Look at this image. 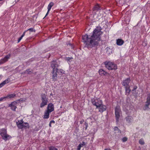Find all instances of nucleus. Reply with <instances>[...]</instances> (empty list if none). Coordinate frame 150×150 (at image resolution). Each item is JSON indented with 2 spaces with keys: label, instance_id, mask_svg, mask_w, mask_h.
Returning a JSON list of instances; mask_svg holds the SVG:
<instances>
[{
  "label": "nucleus",
  "instance_id": "obj_1",
  "mask_svg": "<svg viewBox=\"0 0 150 150\" xmlns=\"http://www.w3.org/2000/svg\"><path fill=\"white\" fill-rule=\"evenodd\" d=\"M100 26L96 27L92 32V35H88L86 34L82 36L83 42L87 46H98L101 40V35L103 32Z\"/></svg>",
  "mask_w": 150,
  "mask_h": 150
},
{
  "label": "nucleus",
  "instance_id": "obj_2",
  "mask_svg": "<svg viewBox=\"0 0 150 150\" xmlns=\"http://www.w3.org/2000/svg\"><path fill=\"white\" fill-rule=\"evenodd\" d=\"M105 67L109 70H116L117 69V65L113 62L105 61L103 62Z\"/></svg>",
  "mask_w": 150,
  "mask_h": 150
},
{
  "label": "nucleus",
  "instance_id": "obj_3",
  "mask_svg": "<svg viewBox=\"0 0 150 150\" xmlns=\"http://www.w3.org/2000/svg\"><path fill=\"white\" fill-rule=\"evenodd\" d=\"M0 135H1L2 139L5 141L11 139L12 137L7 134L6 129L4 128L0 130Z\"/></svg>",
  "mask_w": 150,
  "mask_h": 150
},
{
  "label": "nucleus",
  "instance_id": "obj_4",
  "mask_svg": "<svg viewBox=\"0 0 150 150\" xmlns=\"http://www.w3.org/2000/svg\"><path fill=\"white\" fill-rule=\"evenodd\" d=\"M121 112V110L119 105H117L115 108V115L116 122L118 123L120 117V114Z\"/></svg>",
  "mask_w": 150,
  "mask_h": 150
},
{
  "label": "nucleus",
  "instance_id": "obj_5",
  "mask_svg": "<svg viewBox=\"0 0 150 150\" xmlns=\"http://www.w3.org/2000/svg\"><path fill=\"white\" fill-rule=\"evenodd\" d=\"M40 96L42 102L40 104V107L42 108L47 104L48 99L46 97V95L45 93H42Z\"/></svg>",
  "mask_w": 150,
  "mask_h": 150
},
{
  "label": "nucleus",
  "instance_id": "obj_6",
  "mask_svg": "<svg viewBox=\"0 0 150 150\" xmlns=\"http://www.w3.org/2000/svg\"><path fill=\"white\" fill-rule=\"evenodd\" d=\"M131 81V79L130 77L125 79V80H123L121 83L122 86L124 87L129 86V83Z\"/></svg>",
  "mask_w": 150,
  "mask_h": 150
},
{
  "label": "nucleus",
  "instance_id": "obj_7",
  "mask_svg": "<svg viewBox=\"0 0 150 150\" xmlns=\"http://www.w3.org/2000/svg\"><path fill=\"white\" fill-rule=\"evenodd\" d=\"M146 100L144 109V110H146L149 108V105H150V93L148 94Z\"/></svg>",
  "mask_w": 150,
  "mask_h": 150
},
{
  "label": "nucleus",
  "instance_id": "obj_8",
  "mask_svg": "<svg viewBox=\"0 0 150 150\" xmlns=\"http://www.w3.org/2000/svg\"><path fill=\"white\" fill-rule=\"evenodd\" d=\"M58 69L56 68L55 69V72L54 70H52V81H57V73H58Z\"/></svg>",
  "mask_w": 150,
  "mask_h": 150
},
{
  "label": "nucleus",
  "instance_id": "obj_9",
  "mask_svg": "<svg viewBox=\"0 0 150 150\" xmlns=\"http://www.w3.org/2000/svg\"><path fill=\"white\" fill-rule=\"evenodd\" d=\"M98 72L99 75L101 76H106L108 77L110 76V74L102 69H99Z\"/></svg>",
  "mask_w": 150,
  "mask_h": 150
},
{
  "label": "nucleus",
  "instance_id": "obj_10",
  "mask_svg": "<svg viewBox=\"0 0 150 150\" xmlns=\"http://www.w3.org/2000/svg\"><path fill=\"white\" fill-rule=\"evenodd\" d=\"M11 54L9 53L6 55L5 57L0 60V64H1L8 61L11 57Z\"/></svg>",
  "mask_w": 150,
  "mask_h": 150
},
{
  "label": "nucleus",
  "instance_id": "obj_11",
  "mask_svg": "<svg viewBox=\"0 0 150 150\" xmlns=\"http://www.w3.org/2000/svg\"><path fill=\"white\" fill-rule=\"evenodd\" d=\"M100 101L101 102V105H100L98 109H99V112L101 113H102L103 112L106 110L107 107L105 105H103L102 104V102L101 100H100Z\"/></svg>",
  "mask_w": 150,
  "mask_h": 150
},
{
  "label": "nucleus",
  "instance_id": "obj_12",
  "mask_svg": "<svg viewBox=\"0 0 150 150\" xmlns=\"http://www.w3.org/2000/svg\"><path fill=\"white\" fill-rule=\"evenodd\" d=\"M59 66V65L57 64V62L56 60H53L51 64V67L53 69L52 70H54V71H55L56 69Z\"/></svg>",
  "mask_w": 150,
  "mask_h": 150
},
{
  "label": "nucleus",
  "instance_id": "obj_13",
  "mask_svg": "<svg viewBox=\"0 0 150 150\" xmlns=\"http://www.w3.org/2000/svg\"><path fill=\"white\" fill-rule=\"evenodd\" d=\"M20 124V126L18 127L19 129H22L24 128L25 129H29L30 127L29 124L27 122H24V124L21 125V123Z\"/></svg>",
  "mask_w": 150,
  "mask_h": 150
},
{
  "label": "nucleus",
  "instance_id": "obj_14",
  "mask_svg": "<svg viewBox=\"0 0 150 150\" xmlns=\"http://www.w3.org/2000/svg\"><path fill=\"white\" fill-rule=\"evenodd\" d=\"M47 110L51 112L54 110V105L52 103H49L47 107Z\"/></svg>",
  "mask_w": 150,
  "mask_h": 150
},
{
  "label": "nucleus",
  "instance_id": "obj_15",
  "mask_svg": "<svg viewBox=\"0 0 150 150\" xmlns=\"http://www.w3.org/2000/svg\"><path fill=\"white\" fill-rule=\"evenodd\" d=\"M54 5V4L53 2H51L50 3L48 6L47 8L48 9L47 12L46 13L45 17L43 18V19H44L48 14L50 11V10L52 7Z\"/></svg>",
  "mask_w": 150,
  "mask_h": 150
},
{
  "label": "nucleus",
  "instance_id": "obj_16",
  "mask_svg": "<svg viewBox=\"0 0 150 150\" xmlns=\"http://www.w3.org/2000/svg\"><path fill=\"white\" fill-rule=\"evenodd\" d=\"M125 89V95L127 96H128L131 90L130 88V86L124 87Z\"/></svg>",
  "mask_w": 150,
  "mask_h": 150
},
{
  "label": "nucleus",
  "instance_id": "obj_17",
  "mask_svg": "<svg viewBox=\"0 0 150 150\" xmlns=\"http://www.w3.org/2000/svg\"><path fill=\"white\" fill-rule=\"evenodd\" d=\"M133 118L132 116L130 115H128L125 117V119L127 122L129 124L131 123Z\"/></svg>",
  "mask_w": 150,
  "mask_h": 150
},
{
  "label": "nucleus",
  "instance_id": "obj_18",
  "mask_svg": "<svg viewBox=\"0 0 150 150\" xmlns=\"http://www.w3.org/2000/svg\"><path fill=\"white\" fill-rule=\"evenodd\" d=\"M24 47H19L16 49L14 50V52L15 54H17L20 52H23V50Z\"/></svg>",
  "mask_w": 150,
  "mask_h": 150
},
{
  "label": "nucleus",
  "instance_id": "obj_19",
  "mask_svg": "<svg viewBox=\"0 0 150 150\" xmlns=\"http://www.w3.org/2000/svg\"><path fill=\"white\" fill-rule=\"evenodd\" d=\"M8 107H11V109L13 111H15L16 109L17 108V107L16 105H14V104L12 102L11 104H9Z\"/></svg>",
  "mask_w": 150,
  "mask_h": 150
},
{
  "label": "nucleus",
  "instance_id": "obj_20",
  "mask_svg": "<svg viewBox=\"0 0 150 150\" xmlns=\"http://www.w3.org/2000/svg\"><path fill=\"white\" fill-rule=\"evenodd\" d=\"M51 112L50 111L46 110L45 112L43 118L44 119H48L49 117L50 113Z\"/></svg>",
  "mask_w": 150,
  "mask_h": 150
},
{
  "label": "nucleus",
  "instance_id": "obj_21",
  "mask_svg": "<svg viewBox=\"0 0 150 150\" xmlns=\"http://www.w3.org/2000/svg\"><path fill=\"white\" fill-rule=\"evenodd\" d=\"M124 43V41L121 39H118L117 40L116 44L119 46L122 45Z\"/></svg>",
  "mask_w": 150,
  "mask_h": 150
},
{
  "label": "nucleus",
  "instance_id": "obj_22",
  "mask_svg": "<svg viewBox=\"0 0 150 150\" xmlns=\"http://www.w3.org/2000/svg\"><path fill=\"white\" fill-rule=\"evenodd\" d=\"M137 88V86H134L133 87V89L132 90V91L133 92H134V91H135V92H136L135 90ZM132 94L133 96H134L135 98H136L137 97V93H134V92H133L132 93Z\"/></svg>",
  "mask_w": 150,
  "mask_h": 150
},
{
  "label": "nucleus",
  "instance_id": "obj_23",
  "mask_svg": "<svg viewBox=\"0 0 150 150\" xmlns=\"http://www.w3.org/2000/svg\"><path fill=\"white\" fill-rule=\"evenodd\" d=\"M115 138L117 140L119 139L121 137V133H114V134Z\"/></svg>",
  "mask_w": 150,
  "mask_h": 150
},
{
  "label": "nucleus",
  "instance_id": "obj_24",
  "mask_svg": "<svg viewBox=\"0 0 150 150\" xmlns=\"http://www.w3.org/2000/svg\"><path fill=\"white\" fill-rule=\"evenodd\" d=\"M16 96V95L15 94L13 93L12 94H9L6 96H5L6 99V98H11L15 97Z\"/></svg>",
  "mask_w": 150,
  "mask_h": 150
},
{
  "label": "nucleus",
  "instance_id": "obj_25",
  "mask_svg": "<svg viewBox=\"0 0 150 150\" xmlns=\"http://www.w3.org/2000/svg\"><path fill=\"white\" fill-rule=\"evenodd\" d=\"M112 49H110V47H106L105 50H106V52L108 54H110V53H112L113 51L112 50Z\"/></svg>",
  "mask_w": 150,
  "mask_h": 150
},
{
  "label": "nucleus",
  "instance_id": "obj_26",
  "mask_svg": "<svg viewBox=\"0 0 150 150\" xmlns=\"http://www.w3.org/2000/svg\"><path fill=\"white\" fill-rule=\"evenodd\" d=\"M24 122L23 120H21L20 121L18 120V122H16V124L17 125V127L20 126V124L21 123L22 125L24 124Z\"/></svg>",
  "mask_w": 150,
  "mask_h": 150
},
{
  "label": "nucleus",
  "instance_id": "obj_27",
  "mask_svg": "<svg viewBox=\"0 0 150 150\" xmlns=\"http://www.w3.org/2000/svg\"><path fill=\"white\" fill-rule=\"evenodd\" d=\"M114 130V131L116 132L117 131H118V132L119 133H121V131L120 130L118 127L117 126L115 127L113 129Z\"/></svg>",
  "mask_w": 150,
  "mask_h": 150
},
{
  "label": "nucleus",
  "instance_id": "obj_28",
  "mask_svg": "<svg viewBox=\"0 0 150 150\" xmlns=\"http://www.w3.org/2000/svg\"><path fill=\"white\" fill-rule=\"evenodd\" d=\"M100 6L98 4L96 5L93 8V10L98 11L100 9Z\"/></svg>",
  "mask_w": 150,
  "mask_h": 150
},
{
  "label": "nucleus",
  "instance_id": "obj_29",
  "mask_svg": "<svg viewBox=\"0 0 150 150\" xmlns=\"http://www.w3.org/2000/svg\"><path fill=\"white\" fill-rule=\"evenodd\" d=\"M30 69H28L25 71V72L26 73L27 72V74H31L32 73L33 71H30Z\"/></svg>",
  "mask_w": 150,
  "mask_h": 150
},
{
  "label": "nucleus",
  "instance_id": "obj_30",
  "mask_svg": "<svg viewBox=\"0 0 150 150\" xmlns=\"http://www.w3.org/2000/svg\"><path fill=\"white\" fill-rule=\"evenodd\" d=\"M25 31H24L21 37H20L18 39V42H19L22 39V38L24 36L25 34Z\"/></svg>",
  "mask_w": 150,
  "mask_h": 150
},
{
  "label": "nucleus",
  "instance_id": "obj_31",
  "mask_svg": "<svg viewBox=\"0 0 150 150\" xmlns=\"http://www.w3.org/2000/svg\"><path fill=\"white\" fill-rule=\"evenodd\" d=\"M42 128V126L38 125L36 126L34 129V130L36 131H38L40 130Z\"/></svg>",
  "mask_w": 150,
  "mask_h": 150
},
{
  "label": "nucleus",
  "instance_id": "obj_32",
  "mask_svg": "<svg viewBox=\"0 0 150 150\" xmlns=\"http://www.w3.org/2000/svg\"><path fill=\"white\" fill-rule=\"evenodd\" d=\"M101 105V103H99L98 102H95L94 104L93 105L95 106L96 107V108H98V107H99V105Z\"/></svg>",
  "mask_w": 150,
  "mask_h": 150
},
{
  "label": "nucleus",
  "instance_id": "obj_33",
  "mask_svg": "<svg viewBox=\"0 0 150 150\" xmlns=\"http://www.w3.org/2000/svg\"><path fill=\"white\" fill-rule=\"evenodd\" d=\"M7 83L6 82V81L4 80L1 83H0V88L3 86L4 85Z\"/></svg>",
  "mask_w": 150,
  "mask_h": 150
},
{
  "label": "nucleus",
  "instance_id": "obj_34",
  "mask_svg": "<svg viewBox=\"0 0 150 150\" xmlns=\"http://www.w3.org/2000/svg\"><path fill=\"white\" fill-rule=\"evenodd\" d=\"M84 124L85 125V130H86L87 129V127H88V122L87 121V120H86V121L85 122V123Z\"/></svg>",
  "mask_w": 150,
  "mask_h": 150
},
{
  "label": "nucleus",
  "instance_id": "obj_35",
  "mask_svg": "<svg viewBox=\"0 0 150 150\" xmlns=\"http://www.w3.org/2000/svg\"><path fill=\"white\" fill-rule=\"evenodd\" d=\"M123 110L125 112L126 114H128L129 113V111L127 108L126 107L123 108Z\"/></svg>",
  "mask_w": 150,
  "mask_h": 150
},
{
  "label": "nucleus",
  "instance_id": "obj_36",
  "mask_svg": "<svg viewBox=\"0 0 150 150\" xmlns=\"http://www.w3.org/2000/svg\"><path fill=\"white\" fill-rule=\"evenodd\" d=\"M139 144L142 145H143L144 144V140L142 139H140L139 141Z\"/></svg>",
  "mask_w": 150,
  "mask_h": 150
},
{
  "label": "nucleus",
  "instance_id": "obj_37",
  "mask_svg": "<svg viewBox=\"0 0 150 150\" xmlns=\"http://www.w3.org/2000/svg\"><path fill=\"white\" fill-rule=\"evenodd\" d=\"M126 102L127 104H129L130 103V98L129 97H127L126 99Z\"/></svg>",
  "mask_w": 150,
  "mask_h": 150
},
{
  "label": "nucleus",
  "instance_id": "obj_38",
  "mask_svg": "<svg viewBox=\"0 0 150 150\" xmlns=\"http://www.w3.org/2000/svg\"><path fill=\"white\" fill-rule=\"evenodd\" d=\"M28 30L30 31L31 32H35V29H34L33 28H30L28 29L27 30H26L25 31V32H26V31H27Z\"/></svg>",
  "mask_w": 150,
  "mask_h": 150
},
{
  "label": "nucleus",
  "instance_id": "obj_39",
  "mask_svg": "<svg viewBox=\"0 0 150 150\" xmlns=\"http://www.w3.org/2000/svg\"><path fill=\"white\" fill-rule=\"evenodd\" d=\"M93 117H90L88 118H87V121L88 122L89 121L90 122H91V123H92V121H91L92 120H93Z\"/></svg>",
  "mask_w": 150,
  "mask_h": 150
},
{
  "label": "nucleus",
  "instance_id": "obj_40",
  "mask_svg": "<svg viewBox=\"0 0 150 150\" xmlns=\"http://www.w3.org/2000/svg\"><path fill=\"white\" fill-rule=\"evenodd\" d=\"M86 142H84L83 141L81 143L79 144V145L82 147L86 145Z\"/></svg>",
  "mask_w": 150,
  "mask_h": 150
},
{
  "label": "nucleus",
  "instance_id": "obj_41",
  "mask_svg": "<svg viewBox=\"0 0 150 150\" xmlns=\"http://www.w3.org/2000/svg\"><path fill=\"white\" fill-rule=\"evenodd\" d=\"M66 44L67 45V46H70L71 47L74 46L73 45V44L70 43L69 42L67 43Z\"/></svg>",
  "mask_w": 150,
  "mask_h": 150
},
{
  "label": "nucleus",
  "instance_id": "obj_42",
  "mask_svg": "<svg viewBox=\"0 0 150 150\" xmlns=\"http://www.w3.org/2000/svg\"><path fill=\"white\" fill-rule=\"evenodd\" d=\"M91 102L92 103L93 105L96 102V99L94 98H92L91 99Z\"/></svg>",
  "mask_w": 150,
  "mask_h": 150
},
{
  "label": "nucleus",
  "instance_id": "obj_43",
  "mask_svg": "<svg viewBox=\"0 0 150 150\" xmlns=\"http://www.w3.org/2000/svg\"><path fill=\"white\" fill-rule=\"evenodd\" d=\"M128 106H129V108L130 109L132 110L134 108V106L131 103H129V104H127Z\"/></svg>",
  "mask_w": 150,
  "mask_h": 150
},
{
  "label": "nucleus",
  "instance_id": "obj_44",
  "mask_svg": "<svg viewBox=\"0 0 150 150\" xmlns=\"http://www.w3.org/2000/svg\"><path fill=\"white\" fill-rule=\"evenodd\" d=\"M127 140V138L126 137H123L122 139V140L123 142H126Z\"/></svg>",
  "mask_w": 150,
  "mask_h": 150
},
{
  "label": "nucleus",
  "instance_id": "obj_45",
  "mask_svg": "<svg viewBox=\"0 0 150 150\" xmlns=\"http://www.w3.org/2000/svg\"><path fill=\"white\" fill-rule=\"evenodd\" d=\"M26 99L25 98V99H23V98H21L18 100V102H19V103L20 102H24Z\"/></svg>",
  "mask_w": 150,
  "mask_h": 150
},
{
  "label": "nucleus",
  "instance_id": "obj_46",
  "mask_svg": "<svg viewBox=\"0 0 150 150\" xmlns=\"http://www.w3.org/2000/svg\"><path fill=\"white\" fill-rule=\"evenodd\" d=\"M59 71L61 73V74H64L65 71L62 69H60L59 70Z\"/></svg>",
  "mask_w": 150,
  "mask_h": 150
},
{
  "label": "nucleus",
  "instance_id": "obj_47",
  "mask_svg": "<svg viewBox=\"0 0 150 150\" xmlns=\"http://www.w3.org/2000/svg\"><path fill=\"white\" fill-rule=\"evenodd\" d=\"M13 103L14 105H16L17 104L19 103V102H18L17 100H16V101H13L12 102Z\"/></svg>",
  "mask_w": 150,
  "mask_h": 150
},
{
  "label": "nucleus",
  "instance_id": "obj_48",
  "mask_svg": "<svg viewBox=\"0 0 150 150\" xmlns=\"http://www.w3.org/2000/svg\"><path fill=\"white\" fill-rule=\"evenodd\" d=\"M54 146H51L49 147V150H54Z\"/></svg>",
  "mask_w": 150,
  "mask_h": 150
},
{
  "label": "nucleus",
  "instance_id": "obj_49",
  "mask_svg": "<svg viewBox=\"0 0 150 150\" xmlns=\"http://www.w3.org/2000/svg\"><path fill=\"white\" fill-rule=\"evenodd\" d=\"M6 97H5H5H2L1 98H0V101H1L3 100H6Z\"/></svg>",
  "mask_w": 150,
  "mask_h": 150
},
{
  "label": "nucleus",
  "instance_id": "obj_50",
  "mask_svg": "<svg viewBox=\"0 0 150 150\" xmlns=\"http://www.w3.org/2000/svg\"><path fill=\"white\" fill-rule=\"evenodd\" d=\"M5 80L6 81V82L7 83H8V82L11 81L10 79L9 78H7Z\"/></svg>",
  "mask_w": 150,
  "mask_h": 150
},
{
  "label": "nucleus",
  "instance_id": "obj_51",
  "mask_svg": "<svg viewBox=\"0 0 150 150\" xmlns=\"http://www.w3.org/2000/svg\"><path fill=\"white\" fill-rule=\"evenodd\" d=\"M81 147L79 145L77 146L76 150H80Z\"/></svg>",
  "mask_w": 150,
  "mask_h": 150
},
{
  "label": "nucleus",
  "instance_id": "obj_52",
  "mask_svg": "<svg viewBox=\"0 0 150 150\" xmlns=\"http://www.w3.org/2000/svg\"><path fill=\"white\" fill-rule=\"evenodd\" d=\"M72 59V57H67L66 59V60L67 61H69L70 59Z\"/></svg>",
  "mask_w": 150,
  "mask_h": 150
},
{
  "label": "nucleus",
  "instance_id": "obj_53",
  "mask_svg": "<svg viewBox=\"0 0 150 150\" xmlns=\"http://www.w3.org/2000/svg\"><path fill=\"white\" fill-rule=\"evenodd\" d=\"M146 44H147L146 43V42H143L142 44L143 46H146Z\"/></svg>",
  "mask_w": 150,
  "mask_h": 150
},
{
  "label": "nucleus",
  "instance_id": "obj_54",
  "mask_svg": "<svg viewBox=\"0 0 150 150\" xmlns=\"http://www.w3.org/2000/svg\"><path fill=\"white\" fill-rule=\"evenodd\" d=\"M84 122V120L83 119H82L81 120L80 122V124H82Z\"/></svg>",
  "mask_w": 150,
  "mask_h": 150
},
{
  "label": "nucleus",
  "instance_id": "obj_55",
  "mask_svg": "<svg viewBox=\"0 0 150 150\" xmlns=\"http://www.w3.org/2000/svg\"><path fill=\"white\" fill-rule=\"evenodd\" d=\"M50 122V123H55V121H54V120H51V121Z\"/></svg>",
  "mask_w": 150,
  "mask_h": 150
},
{
  "label": "nucleus",
  "instance_id": "obj_56",
  "mask_svg": "<svg viewBox=\"0 0 150 150\" xmlns=\"http://www.w3.org/2000/svg\"><path fill=\"white\" fill-rule=\"evenodd\" d=\"M104 150H111V149L110 148H106Z\"/></svg>",
  "mask_w": 150,
  "mask_h": 150
},
{
  "label": "nucleus",
  "instance_id": "obj_57",
  "mask_svg": "<svg viewBox=\"0 0 150 150\" xmlns=\"http://www.w3.org/2000/svg\"><path fill=\"white\" fill-rule=\"evenodd\" d=\"M49 126L50 127H51V123H50V122L49 124Z\"/></svg>",
  "mask_w": 150,
  "mask_h": 150
},
{
  "label": "nucleus",
  "instance_id": "obj_58",
  "mask_svg": "<svg viewBox=\"0 0 150 150\" xmlns=\"http://www.w3.org/2000/svg\"><path fill=\"white\" fill-rule=\"evenodd\" d=\"M54 150H58L54 146Z\"/></svg>",
  "mask_w": 150,
  "mask_h": 150
},
{
  "label": "nucleus",
  "instance_id": "obj_59",
  "mask_svg": "<svg viewBox=\"0 0 150 150\" xmlns=\"http://www.w3.org/2000/svg\"><path fill=\"white\" fill-rule=\"evenodd\" d=\"M78 122H76V121L74 122V124H76L77 125H78Z\"/></svg>",
  "mask_w": 150,
  "mask_h": 150
},
{
  "label": "nucleus",
  "instance_id": "obj_60",
  "mask_svg": "<svg viewBox=\"0 0 150 150\" xmlns=\"http://www.w3.org/2000/svg\"><path fill=\"white\" fill-rule=\"evenodd\" d=\"M96 132H92V134H93V136H94V134H95Z\"/></svg>",
  "mask_w": 150,
  "mask_h": 150
},
{
  "label": "nucleus",
  "instance_id": "obj_61",
  "mask_svg": "<svg viewBox=\"0 0 150 150\" xmlns=\"http://www.w3.org/2000/svg\"><path fill=\"white\" fill-rule=\"evenodd\" d=\"M119 133L118 132V131H117L115 132H114V133Z\"/></svg>",
  "mask_w": 150,
  "mask_h": 150
},
{
  "label": "nucleus",
  "instance_id": "obj_62",
  "mask_svg": "<svg viewBox=\"0 0 150 150\" xmlns=\"http://www.w3.org/2000/svg\"><path fill=\"white\" fill-rule=\"evenodd\" d=\"M52 95H53V94H52V93H50V96H52Z\"/></svg>",
  "mask_w": 150,
  "mask_h": 150
},
{
  "label": "nucleus",
  "instance_id": "obj_63",
  "mask_svg": "<svg viewBox=\"0 0 150 150\" xmlns=\"http://www.w3.org/2000/svg\"><path fill=\"white\" fill-rule=\"evenodd\" d=\"M77 49H80V50H81V47H77Z\"/></svg>",
  "mask_w": 150,
  "mask_h": 150
},
{
  "label": "nucleus",
  "instance_id": "obj_64",
  "mask_svg": "<svg viewBox=\"0 0 150 150\" xmlns=\"http://www.w3.org/2000/svg\"><path fill=\"white\" fill-rule=\"evenodd\" d=\"M94 137V136H93V137H92V139H93Z\"/></svg>",
  "mask_w": 150,
  "mask_h": 150
}]
</instances>
